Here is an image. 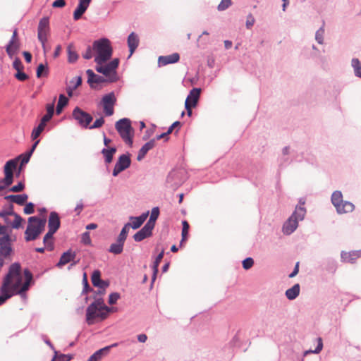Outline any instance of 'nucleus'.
<instances>
[{"mask_svg": "<svg viewBox=\"0 0 361 361\" xmlns=\"http://www.w3.org/2000/svg\"><path fill=\"white\" fill-rule=\"evenodd\" d=\"M32 281V274L29 269H25L23 276L20 264L13 263L10 266L2 285L6 286L13 295L23 296L29 289Z\"/></svg>", "mask_w": 361, "mask_h": 361, "instance_id": "nucleus-1", "label": "nucleus"}, {"mask_svg": "<svg viewBox=\"0 0 361 361\" xmlns=\"http://www.w3.org/2000/svg\"><path fill=\"white\" fill-rule=\"evenodd\" d=\"M96 63H106L111 57L113 49L110 41L106 38L95 40L92 44Z\"/></svg>", "mask_w": 361, "mask_h": 361, "instance_id": "nucleus-2", "label": "nucleus"}, {"mask_svg": "<svg viewBox=\"0 0 361 361\" xmlns=\"http://www.w3.org/2000/svg\"><path fill=\"white\" fill-rule=\"evenodd\" d=\"M46 220L37 216H30L28 219V225L25 231V240L32 241L37 238L44 229Z\"/></svg>", "mask_w": 361, "mask_h": 361, "instance_id": "nucleus-3", "label": "nucleus"}, {"mask_svg": "<svg viewBox=\"0 0 361 361\" xmlns=\"http://www.w3.org/2000/svg\"><path fill=\"white\" fill-rule=\"evenodd\" d=\"M305 208L301 205L297 206L292 215L283 224V233L286 235H290L291 233H293L298 226V221H302L305 218Z\"/></svg>", "mask_w": 361, "mask_h": 361, "instance_id": "nucleus-4", "label": "nucleus"}, {"mask_svg": "<svg viewBox=\"0 0 361 361\" xmlns=\"http://www.w3.org/2000/svg\"><path fill=\"white\" fill-rule=\"evenodd\" d=\"M12 251L11 238L8 228L0 224V269L4 265V258L11 255Z\"/></svg>", "mask_w": 361, "mask_h": 361, "instance_id": "nucleus-5", "label": "nucleus"}, {"mask_svg": "<svg viewBox=\"0 0 361 361\" xmlns=\"http://www.w3.org/2000/svg\"><path fill=\"white\" fill-rule=\"evenodd\" d=\"M119 59H114L109 63H97L96 71L108 78V81L115 82L117 80L116 69L118 66Z\"/></svg>", "mask_w": 361, "mask_h": 361, "instance_id": "nucleus-6", "label": "nucleus"}, {"mask_svg": "<svg viewBox=\"0 0 361 361\" xmlns=\"http://www.w3.org/2000/svg\"><path fill=\"white\" fill-rule=\"evenodd\" d=\"M331 202L336 207L338 214L351 212L354 210L355 206L348 201H343V195L341 191L336 190L331 195Z\"/></svg>", "mask_w": 361, "mask_h": 361, "instance_id": "nucleus-7", "label": "nucleus"}, {"mask_svg": "<svg viewBox=\"0 0 361 361\" xmlns=\"http://www.w3.org/2000/svg\"><path fill=\"white\" fill-rule=\"evenodd\" d=\"M116 129L123 141L128 145L133 143V128L128 118H122L116 123Z\"/></svg>", "mask_w": 361, "mask_h": 361, "instance_id": "nucleus-8", "label": "nucleus"}, {"mask_svg": "<svg viewBox=\"0 0 361 361\" xmlns=\"http://www.w3.org/2000/svg\"><path fill=\"white\" fill-rule=\"evenodd\" d=\"M49 21L48 18H42L38 25L37 27V37L42 44L44 51L46 52V42L49 35Z\"/></svg>", "mask_w": 361, "mask_h": 361, "instance_id": "nucleus-9", "label": "nucleus"}, {"mask_svg": "<svg viewBox=\"0 0 361 361\" xmlns=\"http://www.w3.org/2000/svg\"><path fill=\"white\" fill-rule=\"evenodd\" d=\"M102 105L104 113L106 116H111L114 113V106L116 103V98L114 92L105 94L102 99Z\"/></svg>", "mask_w": 361, "mask_h": 361, "instance_id": "nucleus-10", "label": "nucleus"}, {"mask_svg": "<svg viewBox=\"0 0 361 361\" xmlns=\"http://www.w3.org/2000/svg\"><path fill=\"white\" fill-rule=\"evenodd\" d=\"M73 117L83 128H87L92 121V116L79 107H75L73 109Z\"/></svg>", "mask_w": 361, "mask_h": 361, "instance_id": "nucleus-11", "label": "nucleus"}, {"mask_svg": "<svg viewBox=\"0 0 361 361\" xmlns=\"http://www.w3.org/2000/svg\"><path fill=\"white\" fill-rule=\"evenodd\" d=\"M92 314H91V315L90 316L87 307L86 310V321L89 325L93 324L95 319H99L100 320L105 319L109 314V313L98 307H97L96 310H93V312L92 311Z\"/></svg>", "mask_w": 361, "mask_h": 361, "instance_id": "nucleus-12", "label": "nucleus"}, {"mask_svg": "<svg viewBox=\"0 0 361 361\" xmlns=\"http://www.w3.org/2000/svg\"><path fill=\"white\" fill-rule=\"evenodd\" d=\"M75 257V252H73L71 250H68L62 254L59 262L56 264V266L58 267H61L71 262H73L71 265H75L78 262V261H74Z\"/></svg>", "mask_w": 361, "mask_h": 361, "instance_id": "nucleus-13", "label": "nucleus"}, {"mask_svg": "<svg viewBox=\"0 0 361 361\" xmlns=\"http://www.w3.org/2000/svg\"><path fill=\"white\" fill-rule=\"evenodd\" d=\"M87 75V82L92 88H95L97 85L106 82V80L104 77L97 75L91 69H88L86 71Z\"/></svg>", "mask_w": 361, "mask_h": 361, "instance_id": "nucleus-14", "label": "nucleus"}, {"mask_svg": "<svg viewBox=\"0 0 361 361\" xmlns=\"http://www.w3.org/2000/svg\"><path fill=\"white\" fill-rule=\"evenodd\" d=\"M18 159H10L6 162L4 166V173L6 180L8 182V183H13V170L16 167L17 161Z\"/></svg>", "mask_w": 361, "mask_h": 361, "instance_id": "nucleus-15", "label": "nucleus"}, {"mask_svg": "<svg viewBox=\"0 0 361 361\" xmlns=\"http://www.w3.org/2000/svg\"><path fill=\"white\" fill-rule=\"evenodd\" d=\"M154 228L150 226L145 224L139 231H137L134 235V240L136 242H140L147 237H149L152 234V230Z\"/></svg>", "mask_w": 361, "mask_h": 361, "instance_id": "nucleus-16", "label": "nucleus"}, {"mask_svg": "<svg viewBox=\"0 0 361 361\" xmlns=\"http://www.w3.org/2000/svg\"><path fill=\"white\" fill-rule=\"evenodd\" d=\"M91 0H79V4L73 13L75 20H79L87 9Z\"/></svg>", "mask_w": 361, "mask_h": 361, "instance_id": "nucleus-17", "label": "nucleus"}, {"mask_svg": "<svg viewBox=\"0 0 361 361\" xmlns=\"http://www.w3.org/2000/svg\"><path fill=\"white\" fill-rule=\"evenodd\" d=\"M149 211L142 213L139 216H130V221L131 222L130 223V228H132L133 229H137L139 228L142 224L146 221L147 218L149 216Z\"/></svg>", "mask_w": 361, "mask_h": 361, "instance_id": "nucleus-18", "label": "nucleus"}, {"mask_svg": "<svg viewBox=\"0 0 361 361\" xmlns=\"http://www.w3.org/2000/svg\"><path fill=\"white\" fill-rule=\"evenodd\" d=\"M201 90L200 88H193L188 95L185 104H189L191 106L195 107L200 96Z\"/></svg>", "mask_w": 361, "mask_h": 361, "instance_id": "nucleus-19", "label": "nucleus"}, {"mask_svg": "<svg viewBox=\"0 0 361 361\" xmlns=\"http://www.w3.org/2000/svg\"><path fill=\"white\" fill-rule=\"evenodd\" d=\"M180 56L178 53H173L167 56H161L159 57L158 63L160 66H166L170 63H174L179 61Z\"/></svg>", "mask_w": 361, "mask_h": 361, "instance_id": "nucleus-20", "label": "nucleus"}, {"mask_svg": "<svg viewBox=\"0 0 361 361\" xmlns=\"http://www.w3.org/2000/svg\"><path fill=\"white\" fill-rule=\"evenodd\" d=\"M117 345L118 344L115 343L111 345L106 346L102 349L98 350L89 357L87 361H99L104 355L109 353L111 348L116 347Z\"/></svg>", "mask_w": 361, "mask_h": 361, "instance_id": "nucleus-21", "label": "nucleus"}, {"mask_svg": "<svg viewBox=\"0 0 361 361\" xmlns=\"http://www.w3.org/2000/svg\"><path fill=\"white\" fill-rule=\"evenodd\" d=\"M49 230L56 232L60 227V219L59 214L55 212H51L48 220Z\"/></svg>", "mask_w": 361, "mask_h": 361, "instance_id": "nucleus-22", "label": "nucleus"}, {"mask_svg": "<svg viewBox=\"0 0 361 361\" xmlns=\"http://www.w3.org/2000/svg\"><path fill=\"white\" fill-rule=\"evenodd\" d=\"M97 307L106 312L107 313H109L111 310L110 307H107L104 304L103 299L98 298L88 306V312L90 316L92 314V311L93 312V310H96Z\"/></svg>", "mask_w": 361, "mask_h": 361, "instance_id": "nucleus-23", "label": "nucleus"}, {"mask_svg": "<svg viewBox=\"0 0 361 361\" xmlns=\"http://www.w3.org/2000/svg\"><path fill=\"white\" fill-rule=\"evenodd\" d=\"M131 159H118L113 171V176H117L121 172L128 169Z\"/></svg>", "mask_w": 361, "mask_h": 361, "instance_id": "nucleus-24", "label": "nucleus"}, {"mask_svg": "<svg viewBox=\"0 0 361 361\" xmlns=\"http://www.w3.org/2000/svg\"><path fill=\"white\" fill-rule=\"evenodd\" d=\"M139 44V39L137 35L135 32H131L128 37V46L129 47L130 55L132 56L135 50L137 49Z\"/></svg>", "mask_w": 361, "mask_h": 361, "instance_id": "nucleus-25", "label": "nucleus"}, {"mask_svg": "<svg viewBox=\"0 0 361 361\" xmlns=\"http://www.w3.org/2000/svg\"><path fill=\"white\" fill-rule=\"evenodd\" d=\"M101 273L99 270H95L92 275V283L94 286L105 289L108 286V283L100 278Z\"/></svg>", "mask_w": 361, "mask_h": 361, "instance_id": "nucleus-26", "label": "nucleus"}, {"mask_svg": "<svg viewBox=\"0 0 361 361\" xmlns=\"http://www.w3.org/2000/svg\"><path fill=\"white\" fill-rule=\"evenodd\" d=\"M361 256V250L351 251L349 252H342L341 259L343 262L353 263L354 261Z\"/></svg>", "mask_w": 361, "mask_h": 361, "instance_id": "nucleus-27", "label": "nucleus"}, {"mask_svg": "<svg viewBox=\"0 0 361 361\" xmlns=\"http://www.w3.org/2000/svg\"><path fill=\"white\" fill-rule=\"evenodd\" d=\"M19 49V40H10L8 44L6 47V51L9 57L13 58V56L17 53Z\"/></svg>", "mask_w": 361, "mask_h": 361, "instance_id": "nucleus-28", "label": "nucleus"}, {"mask_svg": "<svg viewBox=\"0 0 361 361\" xmlns=\"http://www.w3.org/2000/svg\"><path fill=\"white\" fill-rule=\"evenodd\" d=\"M28 198L27 195H10L5 197V199L10 200L12 202L16 203L19 205H23Z\"/></svg>", "mask_w": 361, "mask_h": 361, "instance_id": "nucleus-29", "label": "nucleus"}, {"mask_svg": "<svg viewBox=\"0 0 361 361\" xmlns=\"http://www.w3.org/2000/svg\"><path fill=\"white\" fill-rule=\"evenodd\" d=\"M164 250L162 249L161 251L160 252V253L157 256L155 260L153 262V266H152V269H153V275H152V282L153 283L155 279H156V277H157V274L158 273V268H159V264L164 257Z\"/></svg>", "mask_w": 361, "mask_h": 361, "instance_id": "nucleus-30", "label": "nucleus"}, {"mask_svg": "<svg viewBox=\"0 0 361 361\" xmlns=\"http://www.w3.org/2000/svg\"><path fill=\"white\" fill-rule=\"evenodd\" d=\"M300 290V285L296 283L290 288L286 290L285 295L288 300H293L299 295Z\"/></svg>", "mask_w": 361, "mask_h": 361, "instance_id": "nucleus-31", "label": "nucleus"}, {"mask_svg": "<svg viewBox=\"0 0 361 361\" xmlns=\"http://www.w3.org/2000/svg\"><path fill=\"white\" fill-rule=\"evenodd\" d=\"M154 140H151L148 142L145 143L140 149L137 158H143L147 154V152L154 147Z\"/></svg>", "mask_w": 361, "mask_h": 361, "instance_id": "nucleus-32", "label": "nucleus"}, {"mask_svg": "<svg viewBox=\"0 0 361 361\" xmlns=\"http://www.w3.org/2000/svg\"><path fill=\"white\" fill-rule=\"evenodd\" d=\"M124 243L118 241L116 240V242L112 243L109 249V252L113 253L114 255L121 254L123 250Z\"/></svg>", "mask_w": 361, "mask_h": 361, "instance_id": "nucleus-33", "label": "nucleus"}, {"mask_svg": "<svg viewBox=\"0 0 361 361\" xmlns=\"http://www.w3.org/2000/svg\"><path fill=\"white\" fill-rule=\"evenodd\" d=\"M180 173H182V171H172L171 172H170V173L169 174L167 179H166L167 183H171L172 187H174V188L178 187L179 185L180 184V181L175 182V183H173V180L178 178Z\"/></svg>", "mask_w": 361, "mask_h": 361, "instance_id": "nucleus-34", "label": "nucleus"}, {"mask_svg": "<svg viewBox=\"0 0 361 361\" xmlns=\"http://www.w3.org/2000/svg\"><path fill=\"white\" fill-rule=\"evenodd\" d=\"M68 99L64 94H60L56 111L57 115H59L62 112L63 109L68 104Z\"/></svg>", "mask_w": 361, "mask_h": 361, "instance_id": "nucleus-35", "label": "nucleus"}, {"mask_svg": "<svg viewBox=\"0 0 361 361\" xmlns=\"http://www.w3.org/2000/svg\"><path fill=\"white\" fill-rule=\"evenodd\" d=\"M67 51H68V61L69 63H74L78 59V55L75 50L74 46L71 44L67 47Z\"/></svg>", "mask_w": 361, "mask_h": 361, "instance_id": "nucleus-36", "label": "nucleus"}, {"mask_svg": "<svg viewBox=\"0 0 361 361\" xmlns=\"http://www.w3.org/2000/svg\"><path fill=\"white\" fill-rule=\"evenodd\" d=\"M159 215V207H156L152 208L151 211V214L149 219L146 223V224L150 226L152 228H154L156 220L158 219Z\"/></svg>", "mask_w": 361, "mask_h": 361, "instance_id": "nucleus-37", "label": "nucleus"}, {"mask_svg": "<svg viewBox=\"0 0 361 361\" xmlns=\"http://www.w3.org/2000/svg\"><path fill=\"white\" fill-rule=\"evenodd\" d=\"M0 305L5 302L6 300L12 297L13 295L9 292V290H8L7 288H6V286L2 285L0 288Z\"/></svg>", "mask_w": 361, "mask_h": 361, "instance_id": "nucleus-38", "label": "nucleus"}, {"mask_svg": "<svg viewBox=\"0 0 361 361\" xmlns=\"http://www.w3.org/2000/svg\"><path fill=\"white\" fill-rule=\"evenodd\" d=\"M130 223H126L124 226L123 227V228L121 229L118 238H117V240H118V241H121V242H123L125 243V241L127 238V236H128V231L130 229Z\"/></svg>", "mask_w": 361, "mask_h": 361, "instance_id": "nucleus-39", "label": "nucleus"}, {"mask_svg": "<svg viewBox=\"0 0 361 361\" xmlns=\"http://www.w3.org/2000/svg\"><path fill=\"white\" fill-rule=\"evenodd\" d=\"M352 66L354 68L355 75L361 78V64L357 59H353L352 60Z\"/></svg>", "mask_w": 361, "mask_h": 361, "instance_id": "nucleus-40", "label": "nucleus"}, {"mask_svg": "<svg viewBox=\"0 0 361 361\" xmlns=\"http://www.w3.org/2000/svg\"><path fill=\"white\" fill-rule=\"evenodd\" d=\"M54 353H55L54 357L51 361H56V360H57V361H70L73 357L71 355H65V354L58 355V353L56 350L54 351Z\"/></svg>", "mask_w": 361, "mask_h": 361, "instance_id": "nucleus-41", "label": "nucleus"}, {"mask_svg": "<svg viewBox=\"0 0 361 361\" xmlns=\"http://www.w3.org/2000/svg\"><path fill=\"white\" fill-rule=\"evenodd\" d=\"M13 216H14L15 219L13 223L11 224V226L13 228L18 229L19 228L21 227L23 219L16 213H14Z\"/></svg>", "mask_w": 361, "mask_h": 361, "instance_id": "nucleus-42", "label": "nucleus"}, {"mask_svg": "<svg viewBox=\"0 0 361 361\" xmlns=\"http://www.w3.org/2000/svg\"><path fill=\"white\" fill-rule=\"evenodd\" d=\"M36 75L38 78H41L43 75H48L47 66L44 65L43 63L39 64V66H37V68Z\"/></svg>", "mask_w": 361, "mask_h": 361, "instance_id": "nucleus-43", "label": "nucleus"}, {"mask_svg": "<svg viewBox=\"0 0 361 361\" xmlns=\"http://www.w3.org/2000/svg\"><path fill=\"white\" fill-rule=\"evenodd\" d=\"M44 128H45L44 125L39 123L37 128L33 129V130L32 132V139L35 140L36 138H37L39 136V135L41 134V133L44 130Z\"/></svg>", "mask_w": 361, "mask_h": 361, "instance_id": "nucleus-44", "label": "nucleus"}, {"mask_svg": "<svg viewBox=\"0 0 361 361\" xmlns=\"http://www.w3.org/2000/svg\"><path fill=\"white\" fill-rule=\"evenodd\" d=\"M38 142H39V141L35 142L30 149L26 151L24 153H22V154L18 155L16 158H30V157L32 156V154L33 151L35 150Z\"/></svg>", "mask_w": 361, "mask_h": 361, "instance_id": "nucleus-45", "label": "nucleus"}, {"mask_svg": "<svg viewBox=\"0 0 361 361\" xmlns=\"http://www.w3.org/2000/svg\"><path fill=\"white\" fill-rule=\"evenodd\" d=\"M102 152L104 158H112L116 152V148L110 147L107 149H103Z\"/></svg>", "mask_w": 361, "mask_h": 361, "instance_id": "nucleus-46", "label": "nucleus"}, {"mask_svg": "<svg viewBox=\"0 0 361 361\" xmlns=\"http://www.w3.org/2000/svg\"><path fill=\"white\" fill-rule=\"evenodd\" d=\"M56 232H54L53 231L49 230V231L46 233V235L44 237L43 242L45 245L49 246V245L51 246V243H49V240H51L53 235Z\"/></svg>", "mask_w": 361, "mask_h": 361, "instance_id": "nucleus-47", "label": "nucleus"}, {"mask_svg": "<svg viewBox=\"0 0 361 361\" xmlns=\"http://www.w3.org/2000/svg\"><path fill=\"white\" fill-rule=\"evenodd\" d=\"M317 341H318V343H317V348L313 350H308V351H306L305 354H307V353H320V351L322 350V348H323V343H322V340L321 338H317Z\"/></svg>", "mask_w": 361, "mask_h": 361, "instance_id": "nucleus-48", "label": "nucleus"}, {"mask_svg": "<svg viewBox=\"0 0 361 361\" xmlns=\"http://www.w3.org/2000/svg\"><path fill=\"white\" fill-rule=\"evenodd\" d=\"M254 264V260L251 257H247L243 261V267L247 270L250 269Z\"/></svg>", "mask_w": 361, "mask_h": 361, "instance_id": "nucleus-49", "label": "nucleus"}, {"mask_svg": "<svg viewBox=\"0 0 361 361\" xmlns=\"http://www.w3.org/2000/svg\"><path fill=\"white\" fill-rule=\"evenodd\" d=\"M13 67L14 69L16 70V71H23L24 66L20 61V59L16 58L13 63Z\"/></svg>", "mask_w": 361, "mask_h": 361, "instance_id": "nucleus-50", "label": "nucleus"}, {"mask_svg": "<svg viewBox=\"0 0 361 361\" xmlns=\"http://www.w3.org/2000/svg\"><path fill=\"white\" fill-rule=\"evenodd\" d=\"M81 242L85 245L91 244L90 234L88 231H86L82 234Z\"/></svg>", "mask_w": 361, "mask_h": 361, "instance_id": "nucleus-51", "label": "nucleus"}, {"mask_svg": "<svg viewBox=\"0 0 361 361\" xmlns=\"http://www.w3.org/2000/svg\"><path fill=\"white\" fill-rule=\"evenodd\" d=\"M231 0H221V3L218 6V10L224 11L231 5Z\"/></svg>", "mask_w": 361, "mask_h": 361, "instance_id": "nucleus-52", "label": "nucleus"}, {"mask_svg": "<svg viewBox=\"0 0 361 361\" xmlns=\"http://www.w3.org/2000/svg\"><path fill=\"white\" fill-rule=\"evenodd\" d=\"M120 298V295L118 293H112L109 295V303L110 305L115 304L117 300Z\"/></svg>", "mask_w": 361, "mask_h": 361, "instance_id": "nucleus-53", "label": "nucleus"}, {"mask_svg": "<svg viewBox=\"0 0 361 361\" xmlns=\"http://www.w3.org/2000/svg\"><path fill=\"white\" fill-rule=\"evenodd\" d=\"M15 78L19 81H25L28 78V75L23 71H20L15 74Z\"/></svg>", "mask_w": 361, "mask_h": 361, "instance_id": "nucleus-54", "label": "nucleus"}, {"mask_svg": "<svg viewBox=\"0 0 361 361\" xmlns=\"http://www.w3.org/2000/svg\"><path fill=\"white\" fill-rule=\"evenodd\" d=\"M24 213L26 214H33L34 210V204L32 202L27 203L25 207H24Z\"/></svg>", "mask_w": 361, "mask_h": 361, "instance_id": "nucleus-55", "label": "nucleus"}, {"mask_svg": "<svg viewBox=\"0 0 361 361\" xmlns=\"http://www.w3.org/2000/svg\"><path fill=\"white\" fill-rule=\"evenodd\" d=\"M324 32V30L323 28H320L316 32L315 39L319 44H322Z\"/></svg>", "mask_w": 361, "mask_h": 361, "instance_id": "nucleus-56", "label": "nucleus"}, {"mask_svg": "<svg viewBox=\"0 0 361 361\" xmlns=\"http://www.w3.org/2000/svg\"><path fill=\"white\" fill-rule=\"evenodd\" d=\"M104 123V119L102 117H101V118L95 120L93 125L92 126H90V128L92 129V128H100L103 126Z\"/></svg>", "mask_w": 361, "mask_h": 361, "instance_id": "nucleus-57", "label": "nucleus"}, {"mask_svg": "<svg viewBox=\"0 0 361 361\" xmlns=\"http://www.w3.org/2000/svg\"><path fill=\"white\" fill-rule=\"evenodd\" d=\"M54 99H56V98H54ZM54 101H55V100H54ZM46 109H47L46 114L53 116L54 113V102H53L51 104H47Z\"/></svg>", "mask_w": 361, "mask_h": 361, "instance_id": "nucleus-58", "label": "nucleus"}, {"mask_svg": "<svg viewBox=\"0 0 361 361\" xmlns=\"http://www.w3.org/2000/svg\"><path fill=\"white\" fill-rule=\"evenodd\" d=\"M189 225L186 221H183L182 237L183 240L186 238L188 233Z\"/></svg>", "mask_w": 361, "mask_h": 361, "instance_id": "nucleus-59", "label": "nucleus"}, {"mask_svg": "<svg viewBox=\"0 0 361 361\" xmlns=\"http://www.w3.org/2000/svg\"><path fill=\"white\" fill-rule=\"evenodd\" d=\"M92 51H94L92 47L89 46L85 52L82 54V57L85 59H90L93 56Z\"/></svg>", "mask_w": 361, "mask_h": 361, "instance_id": "nucleus-60", "label": "nucleus"}, {"mask_svg": "<svg viewBox=\"0 0 361 361\" xmlns=\"http://www.w3.org/2000/svg\"><path fill=\"white\" fill-rule=\"evenodd\" d=\"M24 188V184L21 182L18 183L17 185L13 186L10 190L14 192H18L22 191Z\"/></svg>", "mask_w": 361, "mask_h": 361, "instance_id": "nucleus-61", "label": "nucleus"}, {"mask_svg": "<svg viewBox=\"0 0 361 361\" xmlns=\"http://www.w3.org/2000/svg\"><path fill=\"white\" fill-rule=\"evenodd\" d=\"M65 6H66L65 0H56L52 4V6L54 8H63Z\"/></svg>", "mask_w": 361, "mask_h": 361, "instance_id": "nucleus-62", "label": "nucleus"}, {"mask_svg": "<svg viewBox=\"0 0 361 361\" xmlns=\"http://www.w3.org/2000/svg\"><path fill=\"white\" fill-rule=\"evenodd\" d=\"M254 23H255L254 17L251 14L248 15L247 17V20H246V27L249 29L254 25Z\"/></svg>", "mask_w": 361, "mask_h": 361, "instance_id": "nucleus-63", "label": "nucleus"}, {"mask_svg": "<svg viewBox=\"0 0 361 361\" xmlns=\"http://www.w3.org/2000/svg\"><path fill=\"white\" fill-rule=\"evenodd\" d=\"M15 212H13V211L12 209L11 210H8V211H1L0 212V216L5 219L9 216V215H13Z\"/></svg>", "mask_w": 361, "mask_h": 361, "instance_id": "nucleus-64", "label": "nucleus"}]
</instances>
